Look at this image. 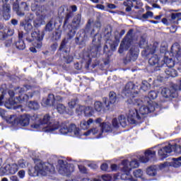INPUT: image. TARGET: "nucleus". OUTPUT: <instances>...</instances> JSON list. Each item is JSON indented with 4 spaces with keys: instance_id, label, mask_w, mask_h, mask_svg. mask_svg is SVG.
<instances>
[{
    "instance_id": "nucleus-1",
    "label": "nucleus",
    "mask_w": 181,
    "mask_h": 181,
    "mask_svg": "<svg viewBox=\"0 0 181 181\" xmlns=\"http://www.w3.org/2000/svg\"><path fill=\"white\" fill-rule=\"evenodd\" d=\"M92 23L93 21H91V19H89L83 29V32L84 34L86 35V36L93 37L92 40L93 46L90 49V52L91 53H93V57H97V55L98 54V53H100V51L101 50V39L98 38L97 40V39L95 38L97 37V36H98V33H95V29L91 27Z\"/></svg>"
},
{
    "instance_id": "nucleus-2",
    "label": "nucleus",
    "mask_w": 181,
    "mask_h": 181,
    "mask_svg": "<svg viewBox=\"0 0 181 181\" xmlns=\"http://www.w3.org/2000/svg\"><path fill=\"white\" fill-rule=\"evenodd\" d=\"M54 172V166L50 163H39L34 168L29 170V175L33 177H36L40 175H46V173H53Z\"/></svg>"
},
{
    "instance_id": "nucleus-3",
    "label": "nucleus",
    "mask_w": 181,
    "mask_h": 181,
    "mask_svg": "<svg viewBox=\"0 0 181 181\" xmlns=\"http://www.w3.org/2000/svg\"><path fill=\"white\" fill-rule=\"evenodd\" d=\"M135 87L136 86L134 82H128L126 84L124 89L123 90L122 94H124V95L128 98V104H138L139 105V103H138L139 100H138V98L136 97V95L139 94V92L134 90Z\"/></svg>"
},
{
    "instance_id": "nucleus-4",
    "label": "nucleus",
    "mask_w": 181,
    "mask_h": 181,
    "mask_svg": "<svg viewBox=\"0 0 181 181\" xmlns=\"http://www.w3.org/2000/svg\"><path fill=\"white\" fill-rule=\"evenodd\" d=\"M44 37V33L40 34V31H34L31 33V37H26L25 40L27 42H28V43L35 42L34 46L36 47V49H42V46H43L42 40H43Z\"/></svg>"
},
{
    "instance_id": "nucleus-5",
    "label": "nucleus",
    "mask_w": 181,
    "mask_h": 181,
    "mask_svg": "<svg viewBox=\"0 0 181 181\" xmlns=\"http://www.w3.org/2000/svg\"><path fill=\"white\" fill-rule=\"evenodd\" d=\"M129 163V160L127 159L122 160L120 165L122 166L121 168V170L123 172V173L121 174L120 179L121 180L136 181V180L134 179L129 173L131 172V168L128 167Z\"/></svg>"
},
{
    "instance_id": "nucleus-6",
    "label": "nucleus",
    "mask_w": 181,
    "mask_h": 181,
    "mask_svg": "<svg viewBox=\"0 0 181 181\" xmlns=\"http://www.w3.org/2000/svg\"><path fill=\"white\" fill-rule=\"evenodd\" d=\"M30 119H32V116L29 115H23L19 117H16L15 115L11 116L9 119L11 124L15 125H21V127H28L30 122Z\"/></svg>"
},
{
    "instance_id": "nucleus-7",
    "label": "nucleus",
    "mask_w": 181,
    "mask_h": 181,
    "mask_svg": "<svg viewBox=\"0 0 181 181\" xmlns=\"http://www.w3.org/2000/svg\"><path fill=\"white\" fill-rule=\"evenodd\" d=\"M13 11L16 12L18 16H25V12L29 11V6L25 1L19 4V1L16 0L13 4Z\"/></svg>"
},
{
    "instance_id": "nucleus-8",
    "label": "nucleus",
    "mask_w": 181,
    "mask_h": 181,
    "mask_svg": "<svg viewBox=\"0 0 181 181\" xmlns=\"http://www.w3.org/2000/svg\"><path fill=\"white\" fill-rule=\"evenodd\" d=\"M165 64L166 59H162L160 62V58L159 56H158V54L153 55L148 59V64H150V66H156L154 71H159L162 70Z\"/></svg>"
},
{
    "instance_id": "nucleus-9",
    "label": "nucleus",
    "mask_w": 181,
    "mask_h": 181,
    "mask_svg": "<svg viewBox=\"0 0 181 181\" xmlns=\"http://www.w3.org/2000/svg\"><path fill=\"white\" fill-rule=\"evenodd\" d=\"M59 132L63 135H66V134L73 132L76 136H78L80 135V129L77 128L75 124H71L69 127L66 123L63 122L62 124Z\"/></svg>"
},
{
    "instance_id": "nucleus-10",
    "label": "nucleus",
    "mask_w": 181,
    "mask_h": 181,
    "mask_svg": "<svg viewBox=\"0 0 181 181\" xmlns=\"http://www.w3.org/2000/svg\"><path fill=\"white\" fill-rule=\"evenodd\" d=\"M161 95L164 98H176L177 97V85L173 84L170 88H163Z\"/></svg>"
},
{
    "instance_id": "nucleus-11",
    "label": "nucleus",
    "mask_w": 181,
    "mask_h": 181,
    "mask_svg": "<svg viewBox=\"0 0 181 181\" xmlns=\"http://www.w3.org/2000/svg\"><path fill=\"white\" fill-rule=\"evenodd\" d=\"M165 64L167 67H168L164 71L167 76H165V78H169V77H177V71L172 68L175 66V61L172 59L167 58L165 60Z\"/></svg>"
},
{
    "instance_id": "nucleus-12",
    "label": "nucleus",
    "mask_w": 181,
    "mask_h": 181,
    "mask_svg": "<svg viewBox=\"0 0 181 181\" xmlns=\"http://www.w3.org/2000/svg\"><path fill=\"white\" fill-rule=\"evenodd\" d=\"M176 151V145L169 144L168 146H165L158 150V156H160L162 159H166L169 155L168 153H172Z\"/></svg>"
},
{
    "instance_id": "nucleus-13",
    "label": "nucleus",
    "mask_w": 181,
    "mask_h": 181,
    "mask_svg": "<svg viewBox=\"0 0 181 181\" xmlns=\"http://www.w3.org/2000/svg\"><path fill=\"white\" fill-rule=\"evenodd\" d=\"M137 101H139L137 104H130V105H136L137 107H139V112L140 115H146V114H151V112L155 110L154 107H151L152 110H151L149 107L144 105V102L138 98Z\"/></svg>"
},
{
    "instance_id": "nucleus-14",
    "label": "nucleus",
    "mask_w": 181,
    "mask_h": 181,
    "mask_svg": "<svg viewBox=\"0 0 181 181\" xmlns=\"http://www.w3.org/2000/svg\"><path fill=\"white\" fill-rule=\"evenodd\" d=\"M1 13L5 21L11 19V0H2Z\"/></svg>"
},
{
    "instance_id": "nucleus-15",
    "label": "nucleus",
    "mask_w": 181,
    "mask_h": 181,
    "mask_svg": "<svg viewBox=\"0 0 181 181\" xmlns=\"http://www.w3.org/2000/svg\"><path fill=\"white\" fill-rule=\"evenodd\" d=\"M127 119L132 124H136V121H139L141 119V115L138 112V110L135 108L131 109L129 112Z\"/></svg>"
},
{
    "instance_id": "nucleus-16",
    "label": "nucleus",
    "mask_w": 181,
    "mask_h": 181,
    "mask_svg": "<svg viewBox=\"0 0 181 181\" xmlns=\"http://www.w3.org/2000/svg\"><path fill=\"white\" fill-rule=\"evenodd\" d=\"M58 163L59 165V173L61 175H66V176H69V175H71L73 172L72 170L70 169V167L66 164V161L64 160H59Z\"/></svg>"
},
{
    "instance_id": "nucleus-17",
    "label": "nucleus",
    "mask_w": 181,
    "mask_h": 181,
    "mask_svg": "<svg viewBox=\"0 0 181 181\" xmlns=\"http://www.w3.org/2000/svg\"><path fill=\"white\" fill-rule=\"evenodd\" d=\"M13 35V30L8 27H4V24L0 23V40H5L8 36Z\"/></svg>"
},
{
    "instance_id": "nucleus-18",
    "label": "nucleus",
    "mask_w": 181,
    "mask_h": 181,
    "mask_svg": "<svg viewBox=\"0 0 181 181\" xmlns=\"http://www.w3.org/2000/svg\"><path fill=\"white\" fill-rule=\"evenodd\" d=\"M117 93L114 91H110L109 93V100L108 98H103V102L104 105L106 106L107 110H110V106L111 104H115L117 103Z\"/></svg>"
},
{
    "instance_id": "nucleus-19",
    "label": "nucleus",
    "mask_w": 181,
    "mask_h": 181,
    "mask_svg": "<svg viewBox=\"0 0 181 181\" xmlns=\"http://www.w3.org/2000/svg\"><path fill=\"white\" fill-rule=\"evenodd\" d=\"M139 54V48L138 46L133 45L127 55V59L128 62H135L138 59V55Z\"/></svg>"
},
{
    "instance_id": "nucleus-20",
    "label": "nucleus",
    "mask_w": 181,
    "mask_h": 181,
    "mask_svg": "<svg viewBox=\"0 0 181 181\" xmlns=\"http://www.w3.org/2000/svg\"><path fill=\"white\" fill-rule=\"evenodd\" d=\"M25 90H23V88H21L19 90V93H21V95H19L18 96H17L16 98L17 101H18V103H20L21 104H22V103H25V102L28 101L29 100V98H32V97H33V95H35V92H29L28 95H27L25 93H22Z\"/></svg>"
},
{
    "instance_id": "nucleus-21",
    "label": "nucleus",
    "mask_w": 181,
    "mask_h": 181,
    "mask_svg": "<svg viewBox=\"0 0 181 181\" xmlns=\"http://www.w3.org/2000/svg\"><path fill=\"white\" fill-rule=\"evenodd\" d=\"M50 115H45L42 119L40 118L39 115H34L32 116V121H40V124L42 125H50Z\"/></svg>"
},
{
    "instance_id": "nucleus-22",
    "label": "nucleus",
    "mask_w": 181,
    "mask_h": 181,
    "mask_svg": "<svg viewBox=\"0 0 181 181\" xmlns=\"http://www.w3.org/2000/svg\"><path fill=\"white\" fill-rule=\"evenodd\" d=\"M170 54L175 59H179V57H181V47L179 42H175L172 45Z\"/></svg>"
},
{
    "instance_id": "nucleus-23",
    "label": "nucleus",
    "mask_w": 181,
    "mask_h": 181,
    "mask_svg": "<svg viewBox=\"0 0 181 181\" xmlns=\"http://www.w3.org/2000/svg\"><path fill=\"white\" fill-rule=\"evenodd\" d=\"M155 156H156V151L147 150L145 151L144 156L139 158V160L141 163H147V162H149L151 158H155Z\"/></svg>"
},
{
    "instance_id": "nucleus-24",
    "label": "nucleus",
    "mask_w": 181,
    "mask_h": 181,
    "mask_svg": "<svg viewBox=\"0 0 181 181\" xmlns=\"http://www.w3.org/2000/svg\"><path fill=\"white\" fill-rule=\"evenodd\" d=\"M131 47V39H123L120 44L118 52L120 54L124 53V50H128Z\"/></svg>"
},
{
    "instance_id": "nucleus-25",
    "label": "nucleus",
    "mask_w": 181,
    "mask_h": 181,
    "mask_svg": "<svg viewBox=\"0 0 181 181\" xmlns=\"http://www.w3.org/2000/svg\"><path fill=\"white\" fill-rule=\"evenodd\" d=\"M20 27L23 28L24 30L29 33L32 29H33V25H32V23L30 20H22L20 21Z\"/></svg>"
},
{
    "instance_id": "nucleus-26",
    "label": "nucleus",
    "mask_w": 181,
    "mask_h": 181,
    "mask_svg": "<svg viewBox=\"0 0 181 181\" xmlns=\"http://www.w3.org/2000/svg\"><path fill=\"white\" fill-rule=\"evenodd\" d=\"M100 127L101 129L98 138H101L103 132H111L112 131V125H111V123L103 122L100 124Z\"/></svg>"
},
{
    "instance_id": "nucleus-27",
    "label": "nucleus",
    "mask_w": 181,
    "mask_h": 181,
    "mask_svg": "<svg viewBox=\"0 0 181 181\" xmlns=\"http://www.w3.org/2000/svg\"><path fill=\"white\" fill-rule=\"evenodd\" d=\"M4 173H10V175H15L16 172L19 170V167L16 163L6 165V168H4Z\"/></svg>"
},
{
    "instance_id": "nucleus-28",
    "label": "nucleus",
    "mask_w": 181,
    "mask_h": 181,
    "mask_svg": "<svg viewBox=\"0 0 181 181\" xmlns=\"http://www.w3.org/2000/svg\"><path fill=\"white\" fill-rule=\"evenodd\" d=\"M81 23V14H77L74 18L72 23L71 24V28L74 29H78L80 28V25Z\"/></svg>"
},
{
    "instance_id": "nucleus-29",
    "label": "nucleus",
    "mask_w": 181,
    "mask_h": 181,
    "mask_svg": "<svg viewBox=\"0 0 181 181\" xmlns=\"http://www.w3.org/2000/svg\"><path fill=\"white\" fill-rule=\"evenodd\" d=\"M94 108L98 112H101V111L105 112V111H108V110H110L107 109V106L105 105L104 106V103H102L100 101L95 102Z\"/></svg>"
},
{
    "instance_id": "nucleus-30",
    "label": "nucleus",
    "mask_w": 181,
    "mask_h": 181,
    "mask_svg": "<svg viewBox=\"0 0 181 181\" xmlns=\"http://www.w3.org/2000/svg\"><path fill=\"white\" fill-rule=\"evenodd\" d=\"M94 122V119L90 118L88 121L82 120L80 124L81 129L86 131L90 128V125Z\"/></svg>"
},
{
    "instance_id": "nucleus-31",
    "label": "nucleus",
    "mask_w": 181,
    "mask_h": 181,
    "mask_svg": "<svg viewBox=\"0 0 181 181\" xmlns=\"http://www.w3.org/2000/svg\"><path fill=\"white\" fill-rule=\"evenodd\" d=\"M68 41L66 38L62 40L61 45L59 46V52H64V53H67L69 52V46H67Z\"/></svg>"
},
{
    "instance_id": "nucleus-32",
    "label": "nucleus",
    "mask_w": 181,
    "mask_h": 181,
    "mask_svg": "<svg viewBox=\"0 0 181 181\" xmlns=\"http://www.w3.org/2000/svg\"><path fill=\"white\" fill-rule=\"evenodd\" d=\"M158 46H159V44L157 42H153L152 45H151L150 47H148L147 54H153L154 53H156Z\"/></svg>"
},
{
    "instance_id": "nucleus-33",
    "label": "nucleus",
    "mask_w": 181,
    "mask_h": 181,
    "mask_svg": "<svg viewBox=\"0 0 181 181\" xmlns=\"http://www.w3.org/2000/svg\"><path fill=\"white\" fill-rule=\"evenodd\" d=\"M146 173L148 176H156L158 168L155 165H151L146 169Z\"/></svg>"
},
{
    "instance_id": "nucleus-34",
    "label": "nucleus",
    "mask_w": 181,
    "mask_h": 181,
    "mask_svg": "<svg viewBox=\"0 0 181 181\" xmlns=\"http://www.w3.org/2000/svg\"><path fill=\"white\" fill-rule=\"evenodd\" d=\"M14 46H16V49L18 50H25V49H26V44H25L23 40H18L14 43Z\"/></svg>"
},
{
    "instance_id": "nucleus-35",
    "label": "nucleus",
    "mask_w": 181,
    "mask_h": 181,
    "mask_svg": "<svg viewBox=\"0 0 181 181\" xmlns=\"http://www.w3.org/2000/svg\"><path fill=\"white\" fill-rule=\"evenodd\" d=\"M74 15L72 12H67L66 13L63 25L64 28H69V22H70V19L73 18Z\"/></svg>"
},
{
    "instance_id": "nucleus-36",
    "label": "nucleus",
    "mask_w": 181,
    "mask_h": 181,
    "mask_svg": "<svg viewBox=\"0 0 181 181\" xmlns=\"http://www.w3.org/2000/svg\"><path fill=\"white\" fill-rule=\"evenodd\" d=\"M51 39L52 42H57V40H60V39H62V30H58L57 31H54Z\"/></svg>"
},
{
    "instance_id": "nucleus-37",
    "label": "nucleus",
    "mask_w": 181,
    "mask_h": 181,
    "mask_svg": "<svg viewBox=\"0 0 181 181\" xmlns=\"http://www.w3.org/2000/svg\"><path fill=\"white\" fill-rule=\"evenodd\" d=\"M83 113L85 117H93V115H94V109H93V107L90 106L86 107L83 110Z\"/></svg>"
},
{
    "instance_id": "nucleus-38",
    "label": "nucleus",
    "mask_w": 181,
    "mask_h": 181,
    "mask_svg": "<svg viewBox=\"0 0 181 181\" xmlns=\"http://www.w3.org/2000/svg\"><path fill=\"white\" fill-rule=\"evenodd\" d=\"M40 107V105H39V103H37V101L33 100L28 103V107L30 110H34V111H36V110H39Z\"/></svg>"
},
{
    "instance_id": "nucleus-39",
    "label": "nucleus",
    "mask_w": 181,
    "mask_h": 181,
    "mask_svg": "<svg viewBox=\"0 0 181 181\" xmlns=\"http://www.w3.org/2000/svg\"><path fill=\"white\" fill-rule=\"evenodd\" d=\"M128 168H130V170L139 168V161H138L136 159H134L131 162L129 161Z\"/></svg>"
},
{
    "instance_id": "nucleus-40",
    "label": "nucleus",
    "mask_w": 181,
    "mask_h": 181,
    "mask_svg": "<svg viewBox=\"0 0 181 181\" xmlns=\"http://www.w3.org/2000/svg\"><path fill=\"white\" fill-rule=\"evenodd\" d=\"M75 43L79 46H86V39L83 36L79 35L75 37Z\"/></svg>"
},
{
    "instance_id": "nucleus-41",
    "label": "nucleus",
    "mask_w": 181,
    "mask_h": 181,
    "mask_svg": "<svg viewBox=\"0 0 181 181\" xmlns=\"http://www.w3.org/2000/svg\"><path fill=\"white\" fill-rule=\"evenodd\" d=\"M34 28H40L42 25H45V20L42 18H37L33 21Z\"/></svg>"
},
{
    "instance_id": "nucleus-42",
    "label": "nucleus",
    "mask_w": 181,
    "mask_h": 181,
    "mask_svg": "<svg viewBox=\"0 0 181 181\" xmlns=\"http://www.w3.org/2000/svg\"><path fill=\"white\" fill-rule=\"evenodd\" d=\"M123 5L127 6L125 8L126 12H131L132 11V6H134V4L132 0H127L123 3Z\"/></svg>"
},
{
    "instance_id": "nucleus-43",
    "label": "nucleus",
    "mask_w": 181,
    "mask_h": 181,
    "mask_svg": "<svg viewBox=\"0 0 181 181\" xmlns=\"http://www.w3.org/2000/svg\"><path fill=\"white\" fill-rule=\"evenodd\" d=\"M172 165L173 168H180L181 166V156L178 158H172Z\"/></svg>"
},
{
    "instance_id": "nucleus-44",
    "label": "nucleus",
    "mask_w": 181,
    "mask_h": 181,
    "mask_svg": "<svg viewBox=\"0 0 181 181\" xmlns=\"http://www.w3.org/2000/svg\"><path fill=\"white\" fill-rule=\"evenodd\" d=\"M152 87L151 83L146 81H142V85L140 87L141 90H143V91H148V90Z\"/></svg>"
},
{
    "instance_id": "nucleus-45",
    "label": "nucleus",
    "mask_w": 181,
    "mask_h": 181,
    "mask_svg": "<svg viewBox=\"0 0 181 181\" xmlns=\"http://www.w3.org/2000/svg\"><path fill=\"white\" fill-rule=\"evenodd\" d=\"M65 11L69 12V7H67V6H66V5L61 6L59 8L58 16H59V18H63V16H62V15H63V13H64Z\"/></svg>"
},
{
    "instance_id": "nucleus-46",
    "label": "nucleus",
    "mask_w": 181,
    "mask_h": 181,
    "mask_svg": "<svg viewBox=\"0 0 181 181\" xmlns=\"http://www.w3.org/2000/svg\"><path fill=\"white\" fill-rule=\"evenodd\" d=\"M100 132V130H98V128H93L88 130L86 132L83 134L85 136H88L89 135H95L96 134H98Z\"/></svg>"
},
{
    "instance_id": "nucleus-47",
    "label": "nucleus",
    "mask_w": 181,
    "mask_h": 181,
    "mask_svg": "<svg viewBox=\"0 0 181 181\" xmlns=\"http://www.w3.org/2000/svg\"><path fill=\"white\" fill-rule=\"evenodd\" d=\"M133 175L136 179H141L144 176V171L141 169H137L133 172Z\"/></svg>"
},
{
    "instance_id": "nucleus-48",
    "label": "nucleus",
    "mask_w": 181,
    "mask_h": 181,
    "mask_svg": "<svg viewBox=\"0 0 181 181\" xmlns=\"http://www.w3.org/2000/svg\"><path fill=\"white\" fill-rule=\"evenodd\" d=\"M32 11H35V12H39V13H43L45 11V6H40L36 4L35 7H32Z\"/></svg>"
},
{
    "instance_id": "nucleus-49",
    "label": "nucleus",
    "mask_w": 181,
    "mask_h": 181,
    "mask_svg": "<svg viewBox=\"0 0 181 181\" xmlns=\"http://www.w3.org/2000/svg\"><path fill=\"white\" fill-rule=\"evenodd\" d=\"M54 27L53 26V21H49L45 27V32H52Z\"/></svg>"
},
{
    "instance_id": "nucleus-50",
    "label": "nucleus",
    "mask_w": 181,
    "mask_h": 181,
    "mask_svg": "<svg viewBox=\"0 0 181 181\" xmlns=\"http://www.w3.org/2000/svg\"><path fill=\"white\" fill-rule=\"evenodd\" d=\"M76 30H77V29L74 28H71V29L69 30V32L67 34L68 40L73 39L74 37V36H76Z\"/></svg>"
},
{
    "instance_id": "nucleus-51",
    "label": "nucleus",
    "mask_w": 181,
    "mask_h": 181,
    "mask_svg": "<svg viewBox=\"0 0 181 181\" xmlns=\"http://www.w3.org/2000/svg\"><path fill=\"white\" fill-rule=\"evenodd\" d=\"M63 59H64V62H65L66 64H70V63L73 62L74 57H73V55L67 54V55H64L63 57Z\"/></svg>"
},
{
    "instance_id": "nucleus-52",
    "label": "nucleus",
    "mask_w": 181,
    "mask_h": 181,
    "mask_svg": "<svg viewBox=\"0 0 181 181\" xmlns=\"http://www.w3.org/2000/svg\"><path fill=\"white\" fill-rule=\"evenodd\" d=\"M54 103V95L50 93L48 95V98H47L45 101V104L47 105H50V103Z\"/></svg>"
},
{
    "instance_id": "nucleus-53",
    "label": "nucleus",
    "mask_w": 181,
    "mask_h": 181,
    "mask_svg": "<svg viewBox=\"0 0 181 181\" xmlns=\"http://www.w3.org/2000/svg\"><path fill=\"white\" fill-rule=\"evenodd\" d=\"M57 110L59 114H64V111H66V106L63 104H58L57 105Z\"/></svg>"
},
{
    "instance_id": "nucleus-54",
    "label": "nucleus",
    "mask_w": 181,
    "mask_h": 181,
    "mask_svg": "<svg viewBox=\"0 0 181 181\" xmlns=\"http://www.w3.org/2000/svg\"><path fill=\"white\" fill-rule=\"evenodd\" d=\"M139 45L141 49H145L146 47V39H145L144 37H141L139 40Z\"/></svg>"
},
{
    "instance_id": "nucleus-55",
    "label": "nucleus",
    "mask_w": 181,
    "mask_h": 181,
    "mask_svg": "<svg viewBox=\"0 0 181 181\" xmlns=\"http://www.w3.org/2000/svg\"><path fill=\"white\" fill-rule=\"evenodd\" d=\"M158 97V93L155 90H151L148 93V98L149 100H155Z\"/></svg>"
},
{
    "instance_id": "nucleus-56",
    "label": "nucleus",
    "mask_w": 181,
    "mask_h": 181,
    "mask_svg": "<svg viewBox=\"0 0 181 181\" xmlns=\"http://www.w3.org/2000/svg\"><path fill=\"white\" fill-rule=\"evenodd\" d=\"M101 179L103 181H112V176L110 174H105L101 176Z\"/></svg>"
},
{
    "instance_id": "nucleus-57",
    "label": "nucleus",
    "mask_w": 181,
    "mask_h": 181,
    "mask_svg": "<svg viewBox=\"0 0 181 181\" xmlns=\"http://www.w3.org/2000/svg\"><path fill=\"white\" fill-rule=\"evenodd\" d=\"M33 121L35 122V124H31V128H34L35 129H39V128H40V126L42 125V124H40V121Z\"/></svg>"
},
{
    "instance_id": "nucleus-58",
    "label": "nucleus",
    "mask_w": 181,
    "mask_h": 181,
    "mask_svg": "<svg viewBox=\"0 0 181 181\" xmlns=\"http://www.w3.org/2000/svg\"><path fill=\"white\" fill-rule=\"evenodd\" d=\"M112 125L113 128H116V129L119 128V122H118V119L114 118L112 120Z\"/></svg>"
},
{
    "instance_id": "nucleus-59",
    "label": "nucleus",
    "mask_w": 181,
    "mask_h": 181,
    "mask_svg": "<svg viewBox=\"0 0 181 181\" xmlns=\"http://www.w3.org/2000/svg\"><path fill=\"white\" fill-rule=\"evenodd\" d=\"M132 35H134V28H131L130 30H129V31L127 32V35H126V37H124V39H126V40H128V39H132ZM131 38H129V37Z\"/></svg>"
},
{
    "instance_id": "nucleus-60",
    "label": "nucleus",
    "mask_w": 181,
    "mask_h": 181,
    "mask_svg": "<svg viewBox=\"0 0 181 181\" xmlns=\"http://www.w3.org/2000/svg\"><path fill=\"white\" fill-rule=\"evenodd\" d=\"M69 107L71 108H74L76 105H77V100L76 99H71L70 102L68 103Z\"/></svg>"
},
{
    "instance_id": "nucleus-61",
    "label": "nucleus",
    "mask_w": 181,
    "mask_h": 181,
    "mask_svg": "<svg viewBox=\"0 0 181 181\" xmlns=\"http://www.w3.org/2000/svg\"><path fill=\"white\" fill-rule=\"evenodd\" d=\"M81 173L87 174V168L86 166L81 165L78 166Z\"/></svg>"
},
{
    "instance_id": "nucleus-62",
    "label": "nucleus",
    "mask_w": 181,
    "mask_h": 181,
    "mask_svg": "<svg viewBox=\"0 0 181 181\" xmlns=\"http://www.w3.org/2000/svg\"><path fill=\"white\" fill-rule=\"evenodd\" d=\"M59 127H60V126L57 124L55 126L49 127L48 129H47V131L48 132H53V131H56L57 129H59Z\"/></svg>"
},
{
    "instance_id": "nucleus-63",
    "label": "nucleus",
    "mask_w": 181,
    "mask_h": 181,
    "mask_svg": "<svg viewBox=\"0 0 181 181\" xmlns=\"http://www.w3.org/2000/svg\"><path fill=\"white\" fill-rule=\"evenodd\" d=\"M100 169L101 170H103L104 172H108V164L107 163H103L100 165Z\"/></svg>"
},
{
    "instance_id": "nucleus-64",
    "label": "nucleus",
    "mask_w": 181,
    "mask_h": 181,
    "mask_svg": "<svg viewBox=\"0 0 181 181\" xmlns=\"http://www.w3.org/2000/svg\"><path fill=\"white\" fill-rule=\"evenodd\" d=\"M124 35H125V30H122L119 34V37L118 35H115V38L116 40H119V39H121Z\"/></svg>"
}]
</instances>
